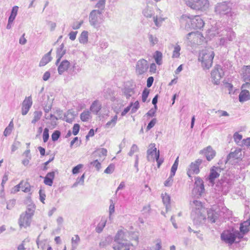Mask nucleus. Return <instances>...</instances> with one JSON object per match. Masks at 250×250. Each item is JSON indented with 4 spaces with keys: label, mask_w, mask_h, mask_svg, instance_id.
<instances>
[{
    "label": "nucleus",
    "mask_w": 250,
    "mask_h": 250,
    "mask_svg": "<svg viewBox=\"0 0 250 250\" xmlns=\"http://www.w3.org/2000/svg\"><path fill=\"white\" fill-rule=\"evenodd\" d=\"M210 36L218 35L221 37L219 39V45L227 46L229 42H232L236 37L235 32L232 28L223 27L221 22H217L208 30Z\"/></svg>",
    "instance_id": "obj_1"
},
{
    "label": "nucleus",
    "mask_w": 250,
    "mask_h": 250,
    "mask_svg": "<svg viewBox=\"0 0 250 250\" xmlns=\"http://www.w3.org/2000/svg\"><path fill=\"white\" fill-rule=\"evenodd\" d=\"M231 3L229 1L217 3L214 7V12L216 15L222 18L226 16L228 21H232L235 14L232 11Z\"/></svg>",
    "instance_id": "obj_2"
},
{
    "label": "nucleus",
    "mask_w": 250,
    "mask_h": 250,
    "mask_svg": "<svg viewBox=\"0 0 250 250\" xmlns=\"http://www.w3.org/2000/svg\"><path fill=\"white\" fill-rule=\"evenodd\" d=\"M214 57V52L211 48L203 49L200 52L198 60L204 69H208L212 66Z\"/></svg>",
    "instance_id": "obj_3"
},
{
    "label": "nucleus",
    "mask_w": 250,
    "mask_h": 250,
    "mask_svg": "<svg viewBox=\"0 0 250 250\" xmlns=\"http://www.w3.org/2000/svg\"><path fill=\"white\" fill-rule=\"evenodd\" d=\"M243 237V235L238 230H224L221 234V239L226 244L231 245L234 242H238Z\"/></svg>",
    "instance_id": "obj_4"
},
{
    "label": "nucleus",
    "mask_w": 250,
    "mask_h": 250,
    "mask_svg": "<svg viewBox=\"0 0 250 250\" xmlns=\"http://www.w3.org/2000/svg\"><path fill=\"white\" fill-rule=\"evenodd\" d=\"M104 17L102 11L99 10H92L89 17L90 24L95 28H99L101 24L104 21Z\"/></svg>",
    "instance_id": "obj_5"
},
{
    "label": "nucleus",
    "mask_w": 250,
    "mask_h": 250,
    "mask_svg": "<svg viewBox=\"0 0 250 250\" xmlns=\"http://www.w3.org/2000/svg\"><path fill=\"white\" fill-rule=\"evenodd\" d=\"M194 209L191 212V216L194 219L201 222L206 219V209L203 207L202 203L197 200L193 202Z\"/></svg>",
    "instance_id": "obj_6"
},
{
    "label": "nucleus",
    "mask_w": 250,
    "mask_h": 250,
    "mask_svg": "<svg viewBox=\"0 0 250 250\" xmlns=\"http://www.w3.org/2000/svg\"><path fill=\"white\" fill-rule=\"evenodd\" d=\"M208 6V0H188V7L193 10L205 11Z\"/></svg>",
    "instance_id": "obj_7"
},
{
    "label": "nucleus",
    "mask_w": 250,
    "mask_h": 250,
    "mask_svg": "<svg viewBox=\"0 0 250 250\" xmlns=\"http://www.w3.org/2000/svg\"><path fill=\"white\" fill-rule=\"evenodd\" d=\"M160 152L159 150H157L155 146V144H150L148 146L147 150V159L149 161L154 162L155 160L159 158Z\"/></svg>",
    "instance_id": "obj_8"
},
{
    "label": "nucleus",
    "mask_w": 250,
    "mask_h": 250,
    "mask_svg": "<svg viewBox=\"0 0 250 250\" xmlns=\"http://www.w3.org/2000/svg\"><path fill=\"white\" fill-rule=\"evenodd\" d=\"M188 19H190V28L195 30H201L205 25V22L200 16L197 15L191 18L188 16Z\"/></svg>",
    "instance_id": "obj_9"
},
{
    "label": "nucleus",
    "mask_w": 250,
    "mask_h": 250,
    "mask_svg": "<svg viewBox=\"0 0 250 250\" xmlns=\"http://www.w3.org/2000/svg\"><path fill=\"white\" fill-rule=\"evenodd\" d=\"M223 75L224 72L222 67L220 65H217L211 73L212 83L215 84H218Z\"/></svg>",
    "instance_id": "obj_10"
},
{
    "label": "nucleus",
    "mask_w": 250,
    "mask_h": 250,
    "mask_svg": "<svg viewBox=\"0 0 250 250\" xmlns=\"http://www.w3.org/2000/svg\"><path fill=\"white\" fill-rule=\"evenodd\" d=\"M194 187L193 189V194H195L197 197L201 196L205 191L204 182L199 177L195 178Z\"/></svg>",
    "instance_id": "obj_11"
},
{
    "label": "nucleus",
    "mask_w": 250,
    "mask_h": 250,
    "mask_svg": "<svg viewBox=\"0 0 250 250\" xmlns=\"http://www.w3.org/2000/svg\"><path fill=\"white\" fill-rule=\"evenodd\" d=\"M148 68V63L146 60L141 59L139 60L136 65V72L139 74H143L146 72Z\"/></svg>",
    "instance_id": "obj_12"
},
{
    "label": "nucleus",
    "mask_w": 250,
    "mask_h": 250,
    "mask_svg": "<svg viewBox=\"0 0 250 250\" xmlns=\"http://www.w3.org/2000/svg\"><path fill=\"white\" fill-rule=\"evenodd\" d=\"M178 165V157L177 158L176 160L175 161L174 163L172 165L171 170L170 174L169 177L164 182V185L165 187H170L173 183V178L175 174V172L177 169Z\"/></svg>",
    "instance_id": "obj_13"
},
{
    "label": "nucleus",
    "mask_w": 250,
    "mask_h": 250,
    "mask_svg": "<svg viewBox=\"0 0 250 250\" xmlns=\"http://www.w3.org/2000/svg\"><path fill=\"white\" fill-rule=\"evenodd\" d=\"M129 232L126 229H119L114 237L115 242H125L127 241Z\"/></svg>",
    "instance_id": "obj_14"
},
{
    "label": "nucleus",
    "mask_w": 250,
    "mask_h": 250,
    "mask_svg": "<svg viewBox=\"0 0 250 250\" xmlns=\"http://www.w3.org/2000/svg\"><path fill=\"white\" fill-rule=\"evenodd\" d=\"M221 171V168L219 167H212L210 170L209 175L208 177L209 183L214 184V180L220 175Z\"/></svg>",
    "instance_id": "obj_15"
},
{
    "label": "nucleus",
    "mask_w": 250,
    "mask_h": 250,
    "mask_svg": "<svg viewBox=\"0 0 250 250\" xmlns=\"http://www.w3.org/2000/svg\"><path fill=\"white\" fill-rule=\"evenodd\" d=\"M32 105V99L31 96L26 97L22 104L21 114L23 115L27 114Z\"/></svg>",
    "instance_id": "obj_16"
},
{
    "label": "nucleus",
    "mask_w": 250,
    "mask_h": 250,
    "mask_svg": "<svg viewBox=\"0 0 250 250\" xmlns=\"http://www.w3.org/2000/svg\"><path fill=\"white\" fill-rule=\"evenodd\" d=\"M36 243L39 249L44 250L47 248V250H52V248L49 244V241L47 239H40V235L37 238Z\"/></svg>",
    "instance_id": "obj_17"
},
{
    "label": "nucleus",
    "mask_w": 250,
    "mask_h": 250,
    "mask_svg": "<svg viewBox=\"0 0 250 250\" xmlns=\"http://www.w3.org/2000/svg\"><path fill=\"white\" fill-rule=\"evenodd\" d=\"M18 10L19 7L18 6H14L12 7L6 25L7 29H10L12 28L13 22L17 15Z\"/></svg>",
    "instance_id": "obj_18"
},
{
    "label": "nucleus",
    "mask_w": 250,
    "mask_h": 250,
    "mask_svg": "<svg viewBox=\"0 0 250 250\" xmlns=\"http://www.w3.org/2000/svg\"><path fill=\"white\" fill-rule=\"evenodd\" d=\"M31 217L21 214L19 220V224L21 228H26L30 226L31 222Z\"/></svg>",
    "instance_id": "obj_19"
},
{
    "label": "nucleus",
    "mask_w": 250,
    "mask_h": 250,
    "mask_svg": "<svg viewBox=\"0 0 250 250\" xmlns=\"http://www.w3.org/2000/svg\"><path fill=\"white\" fill-rule=\"evenodd\" d=\"M132 246L128 241L115 242L113 249L114 250H130Z\"/></svg>",
    "instance_id": "obj_20"
},
{
    "label": "nucleus",
    "mask_w": 250,
    "mask_h": 250,
    "mask_svg": "<svg viewBox=\"0 0 250 250\" xmlns=\"http://www.w3.org/2000/svg\"><path fill=\"white\" fill-rule=\"evenodd\" d=\"M242 151L240 148H235L233 151V149H231V152L228 155L227 158V161H229L231 159L238 160L241 159L242 157Z\"/></svg>",
    "instance_id": "obj_21"
},
{
    "label": "nucleus",
    "mask_w": 250,
    "mask_h": 250,
    "mask_svg": "<svg viewBox=\"0 0 250 250\" xmlns=\"http://www.w3.org/2000/svg\"><path fill=\"white\" fill-rule=\"evenodd\" d=\"M200 153L203 154L208 161H211L215 156V151L210 146H208L206 149L200 151Z\"/></svg>",
    "instance_id": "obj_22"
},
{
    "label": "nucleus",
    "mask_w": 250,
    "mask_h": 250,
    "mask_svg": "<svg viewBox=\"0 0 250 250\" xmlns=\"http://www.w3.org/2000/svg\"><path fill=\"white\" fill-rule=\"evenodd\" d=\"M70 66V62L66 60H62L59 64L58 67V72L59 74L62 75L63 73L67 71Z\"/></svg>",
    "instance_id": "obj_23"
},
{
    "label": "nucleus",
    "mask_w": 250,
    "mask_h": 250,
    "mask_svg": "<svg viewBox=\"0 0 250 250\" xmlns=\"http://www.w3.org/2000/svg\"><path fill=\"white\" fill-rule=\"evenodd\" d=\"M202 163V160L198 159L195 162L191 163L189 171L191 173L197 174L200 172L199 167Z\"/></svg>",
    "instance_id": "obj_24"
},
{
    "label": "nucleus",
    "mask_w": 250,
    "mask_h": 250,
    "mask_svg": "<svg viewBox=\"0 0 250 250\" xmlns=\"http://www.w3.org/2000/svg\"><path fill=\"white\" fill-rule=\"evenodd\" d=\"M242 72V78L246 82L245 84H249L250 82V65L244 66Z\"/></svg>",
    "instance_id": "obj_25"
},
{
    "label": "nucleus",
    "mask_w": 250,
    "mask_h": 250,
    "mask_svg": "<svg viewBox=\"0 0 250 250\" xmlns=\"http://www.w3.org/2000/svg\"><path fill=\"white\" fill-rule=\"evenodd\" d=\"M118 118V117L117 113L115 115L112 117L111 119L105 124L104 125V128L108 129L114 127L117 123Z\"/></svg>",
    "instance_id": "obj_26"
},
{
    "label": "nucleus",
    "mask_w": 250,
    "mask_h": 250,
    "mask_svg": "<svg viewBox=\"0 0 250 250\" xmlns=\"http://www.w3.org/2000/svg\"><path fill=\"white\" fill-rule=\"evenodd\" d=\"M250 99V93L247 90H242L239 95V100L240 102H244Z\"/></svg>",
    "instance_id": "obj_27"
},
{
    "label": "nucleus",
    "mask_w": 250,
    "mask_h": 250,
    "mask_svg": "<svg viewBox=\"0 0 250 250\" xmlns=\"http://www.w3.org/2000/svg\"><path fill=\"white\" fill-rule=\"evenodd\" d=\"M55 177L54 172H49L47 174L44 179V183L45 185L51 186Z\"/></svg>",
    "instance_id": "obj_28"
},
{
    "label": "nucleus",
    "mask_w": 250,
    "mask_h": 250,
    "mask_svg": "<svg viewBox=\"0 0 250 250\" xmlns=\"http://www.w3.org/2000/svg\"><path fill=\"white\" fill-rule=\"evenodd\" d=\"M107 151L105 148H101L96 150L94 154L100 158V160H104L107 155Z\"/></svg>",
    "instance_id": "obj_29"
},
{
    "label": "nucleus",
    "mask_w": 250,
    "mask_h": 250,
    "mask_svg": "<svg viewBox=\"0 0 250 250\" xmlns=\"http://www.w3.org/2000/svg\"><path fill=\"white\" fill-rule=\"evenodd\" d=\"M51 60V57L50 52H49L45 54L41 59L39 63V66L40 67L44 66L49 62Z\"/></svg>",
    "instance_id": "obj_30"
},
{
    "label": "nucleus",
    "mask_w": 250,
    "mask_h": 250,
    "mask_svg": "<svg viewBox=\"0 0 250 250\" xmlns=\"http://www.w3.org/2000/svg\"><path fill=\"white\" fill-rule=\"evenodd\" d=\"M79 41L81 43L86 44L88 41V32L86 31H83L79 38Z\"/></svg>",
    "instance_id": "obj_31"
},
{
    "label": "nucleus",
    "mask_w": 250,
    "mask_h": 250,
    "mask_svg": "<svg viewBox=\"0 0 250 250\" xmlns=\"http://www.w3.org/2000/svg\"><path fill=\"white\" fill-rule=\"evenodd\" d=\"M161 197L162 198L163 202L166 206V209L167 210L170 203V197L167 193H164L162 194Z\"/></svg>",
    "instance_id": "obj_32"
},
{
    "label": "nucleus",
    "mask_w": 250,
    "mask_h": 250,
    "mask_svg": "<svg viewBox=\"0 0 250 250\" xmlns=\"http://www.w3.org/2000/svg\"><path fill=\"white\" fill-rule=\"evenodd\" d=\"M101 109V105L97 101H94L90 106V110L97 114Z\"/></svg>",
    "instance_id": "obj_33"
},
{
    "label": "nucleus",
    "mask_w": 250,
    "mask_h": 250,
    "mask_svg": "<svg viewBox=\"0 0 250 250\" xmlns=\"http://www.w3.org/2000/svg\"><path fill=\"white\" fill-rule=\"evenodd\" d=\"M76 115L74 111L68 110L65 114L64 119L68 123H71L75 119Z\"/></svg>",
    "instance_id": "obj_34"
},
{
    "label": "nucleus",
    "mask_w": 250,
    "mask_h": 250,
    "mask_svg": "<svg viewBox=\"0 0 250 250\" xmlns=\"http://www.w3.org/2000/svg\"><path fill=\"white\" fill-rule=\"evenodd\" d=\"M153 58L157 64L160 65L162 64L163 54L161 52L156 51L153 55Z\"/></svg>",
    "instance_id": "obj_35"
},
{
    "label": "nucleus",
    "mask_w": 250,
    "mask_h": 250,
    "mask_svg": "<svg viewBox=\"0 0 250 250\" xmlns=\"http://www.w3.org/2000/svg\"><path fill=\"white\" fill-rule=\"evenodd\" d=\"M63 45L62 44L59 48H58L57 51V58L56 64H58L60 61L62 57L65 54V50L64 49Z\"/></svg>",
    "instance_id": "obj_36"
},
{
    "label": "nucleus",
    "mask_w": 250,
    "mask_h": 250,
    "mask_svg": "<svg viewBox=\"0 0 250 250\" xmlns=\"http://www.w3.org/2000/svg\"><path fill=\"white\" fill-rule=\"evenodd\" d=\"M80 240L78 235H75L71 238V245L73 250H75L77 248Z\"/></svg>",
    "instance_id": "obj_37"
},
{
    "label": "nucleus",
    "mask_w": 250,
    "mask_h": 250,
    "mask_svg": "<svg viewBox=\"0 0 250 250\" xmlns=\"http://www.w3.org/2000/svg\"><path fill=\"white\" fill-rule=\"evenodd\" d=\"M35 209V207L34 205L31 204L28 206V208L25 212L22 214L29 216V217H32L34 215Z\"/></svg>",
    "instance_id": "obj_38"
},
{
    "label": "nucleus",
    "mask_w": 250,
    "mask_h": 250,
    "mask_svg": "<svg viewBox=\"0 0 250 250\" xmlns=\"http://www.w3.org/2000/svg\"><path fill=\"white\" fill-rule=\"evenodd\" d=\"M106 219L105 218H102L99 223L98 224L96 228V231L98 233H100L102 231L104 228L106 223Z\"/></svg>",
    "instance_id": "obj_39"
},
{
    "label": "nucleus",
    "mask_w": 250,
    "mask_h": 250,
    "mask_svg": "<svg viewBox=\"0 0 250 250\" xmlns=\"http://www.w3.org/2000/svg\"><path fill=\"white\" fill-rule=\"evenodd\" d=\"M220 181H223V189L225 191H228L231 185V180L227 178H225L223 179H221Z\"/></svg>",
    "instance_id": "obj_40"
},
{
    "label": "nucleus",
    "mask_w": 250,
    "mask_h": 250,
    "mask_svg": "<svg viewBox=\"0 0 250 250\" xmlns=\"http://www.w3.org/2000/svg\"><path fill=\"white\" fill-rule=\"evenodd\" d=\"M80 118L82 121L87 122L91 118V113L88 110H84L81 114Z\"/></svg>",
    "instance_id": "obj_41"
},
{
    "label": "nucleus",
    "mask_w": 250,
    "mask_h": 250,
    "mask_svg": "<svg viewBox=\"0 0 250 250\" xmlns=\"http://www.w3.org/2000/svg\"><path fill=\"white\" fill-rule=\"evenodd\" d=\"M162 248V240L160 239H157L154 240V246L150 249V250H161Z\"/></svg>",
    "instance_id": "obj_42"
},
{
    "label": "nucleus",
    "mask_w": 250,
    "mask_h": 250,
    "mask_svg": "<svg viewBox=\"0 0 250 250\" xmlns=\"http://www.w3.org/2000/svg\"><path fill=\"white\" fill-rule=\"evenodd\" d=\"M14 128V124L12 120L9 124L8 126H7L4 130L3 135L5 137L9 135Z\"/></svg>",
    "instance_id": "obj_43"
},
{
    "label": "nucleus",
    "mask_w": 250,
    "mask_h": 250,
    "mask_svg": "<svg viewBox=\"0 0 250 250\" xmlns=\"http://www.w3.org/2000/svg\"><path fill=\"white\" fill-rule=\"evenodd\" d=\"M148 39L151 46L155 45L158 42V39L155 35L149 34L148 35Z\"/></svg>",
    "instance_id": "obj_44"
},
{
    "label": "nucleus",
    "mask_w": 250,
    "mask_h": 250,
    "mask_svg": "<svg viewBox=\"0 0 250 250\" xmlns=\"http://www.w3.org/2000/svg\"><path fill=\"white\" fill-rule=\"evenodd\" d=\"M33 119L31 121L32 124H35L39 121L42 116V112L41 111H36L34 112Z\"/></svg>",
    "instance_id": "obj_45"
},
{
    "label": "nucleus",
    "mask_w": 250,
    "mask_h": 250,
    "mask_svg": "<svg viewBox=\"0 0 250 250\" xmlns=\"http://www.w3.org/2000/svg\"><path fill=\"white\" fill-rule=\"evenodd\" d=\"M180 215L181 213H179L178 215L173 216L171 218V221L172 222L173 226L175 229H177L178 228L176 222L177 221L178 222H181V221Z\"/></svg>",
    "instance_id": "obj_46"
},
{
    "label": "nucleus",
    "mask_w": 250,
    "mask_h": 250,
    "mask_svg": "<svg viewBox=\"0 0 250 250\" xmlns=\"http://www.w3.org/2000/svg\"><path fill=\"white\" fill-rule=\"evenodd\" d=\"M21 182H22V184L21 187V189L22 191L26 193L29 192L31 190V187L29 183L23 181H21Z\"/></svg>",
    "instance_id": "obj_47"
},
{
    "label": "nucleus",
    "mask_w": 250,
    "mask_h": 250,
    "mask_svg": "<svg viewBox=\"0 0 250 250\" xmlns=\"http://www.w3.org/2000/svg\"><path fill=\"white\" fill-rule=\"evenodd\" d=\"M143 14L146 17H151L153 15L154 12L151 8L147 6L143 10Z\"/></svg>",
    "instance_id": "obj_48"
},
{
    "label": "nucleus",
    "mask_w": 250,
    "mask_h": 250,
    "mask_svg": "<svg viewBox=\"0 0 250 250\" xmlns=\"http://www.w3.org/2000/svg\"><path fill=\"white\" fill-rule=\"evenodd\" d=\"M129 106H130L131 113H135L139 108V103L137 101L134 103H131Z\"/></svg>",
    "instance_id": "obj_49"
},
{
    "label": "nucleus",
    "mask_w": 250,
    "mask_h": 250,
    "mask_svg": "<svg viewBox=\"0 0 250 250\" xmlns=\"http://www.w3.org/2000/svg\"><path fill=\"white\" fill-rule=\"evenodd\" d=\"M124 93L126 96V98H129L134 93V89L133 88L125 87L124 89Z\"/></svg>",
    "instance_id": "obj_50"
},
{
    "label": "nucleus",
    "mask_w": 250,
    "mask_h": 250,
    "mask_svg": "<svg viewBox=\"0 0 250 250\" xmlns=\"http://www.w3.org/2000/svg\"><path fill=\"white\" fill-rule=\"evenodd\" d=\"M233 139L235 142L239 146L241 143V140L242 139V135L239 134L238 132H235L233 134Z\"/></svg>",
    "instance_id": "obj_51"
},
{
    "label": "nucleus",
    "mask_w": 250,
    "mask_h": 250,
    "mask_svg": "<svg viewBox=\"0 0 250 250\" xmlns=\"http://www.w3.org/2000/svg\"><path fill=\"white\" fill-rule=\"evenodd\" d=\"M180 47L179 46V45H176L175 47H174V49L173 51V54H172V57L173 58H178L180 56Z\"/></svg>",
    "instance_id": "obj_52"
},
{
    "label": "nucleus",
    "mask_w": 250,
    "mask_h": 250,
    "mask_svg": "<svg viewBox=\"0 0 250 250\" xmlns=\"http://www.w3.org/2000/svg\"><path fill=\"white\" fill-rule=\"evenodd\" d=\"M208 219L209 220L211 223H214L215 222V220L216 219L217 216L213 214L212 213V211H209L208 212Z\"/></svg>",
    "instance_id": "obj_53"
},
{
    "label": "nucleus",
    "mask_w": 250,
    "mask_h": 250,
    "mask_svg": "<svg viewBox=\"0 0 250 250\" xmlns=\"http://www.w3.org/2000/svg\"><path fill=\"white\" fill-rule=\"evenodd\" d=\"M96 7L103 9L104 7L105 0H96Z\"/></svg>",
    "instance_id": "obj_54"
},
{
    "label": "nucleus",
    "mask_w": 250,
    "mask_h": 250,
    "mask_svg": "<svg viewBox=\"0 0 250 250\" xmlns=\"http://www.w3.org/2000/svg\"><path fill=\"white\" fill-rule=\"evenodd\" d=\"M84 177L85 175L84 174H83L80 178H77L76 182L73 185V187H76L79 184L83 185L84 183Z\"/></svg>",
    "instance_id": "obj_55"
},
{
    "label": "nucleus",
    "mask_w": 250,
    "mask_h": 250,
    "mask_svg": "<svg viewBox=\"0 0 250 250\" xmlns=\"http://www.w3.org/2000/svg\"><path fill=\"white\" fill-rule=\"evenodd\" d=\"M43 141L44 143L46 142L49 138V129L47 128H45L43 132L42 135Z\"/></svg>",
    "instance_id": "obj_56"
},
{
    "label": "nucleus",
    "mask_w": 250,
    "mask_h": 250,
    "mask_svg": "<svg viewBox=\"0 0 250 250\" xmlns=\"http://www.w3.org/2000/svg\"><path fill=\"white\" fill-rule=\"evenodd\" d=\"M61 135V133L58 130L55 131L51 135L52 140L53 141H56L58 140Z\"/></svg>",
    "instance_id": "obj_57"
},
{
    "label": "nucleus",
    "mask_w": 250,
    "mask_h": 250,
    "mask_svg": "<svg viewBox=\"0 0 250 250\" xmlns=\"http://www.w3.org/2000/svg\"><path fill=\"white\" fill-rule=\"evenodd\" d=\"M83 23V21H75L72 24V27L74 30L78 29L81 27Z\"/></svg>",
    "instance_id": "obj_58"
},
{
    "label": "nucleus",
    "mask_w": 250,
    "mask_h": 250,
    "mask_svg": "<svg viewBox=\"0 0 250 250\" xmlns=\"http://www.w3.org/2000/svg\"><path fill=\"white\" fill-rule=\"evenodd\" d=\"M115 169V165L114 164H110L108 167L105 169L104 172L107 174L112 173Z\"/></svg>",
    "instance_id": "obj_59"
},
{
    "label": "nucleus",
    "mask_w": 250,
    "mask_h": 250,
    "mask_svg": "<svg viewBox=\"0 0 250 250\" xmlns=\"http://www.w3.org/2000/svg\"><path fill=\"white\" fill-rule=\"evenodd\" d=\"M240 146H246L247 147L250 146V137L247 138L246 139H244L242 141Z\"/></svg>",
    "instance_id": "obj_60"
},
{
    "label": "nucleus",
    "mask_w": 250,
    "mask_h": 250,
    "mask_svg": "<svg viewBox=\"0 0 250 250\" xmlns=\"http://www.w3.org/2000/svg\"><path fill=\"white\" fill-rule=\"evenodd\" d=\"M138 149L139 148L137 145H133L128 152V155L130 156H132L135 152L138 151Z\"/></svg>",
    "instance_id": "obj_61"
},
{
    "label": "nucleus",
    "mask_w": 250,
    "mask_h": 250,
    "mask_svg": "<svg viewBox=\"0 0 250 250\" xmlns=\"http://www.w3.org/2000/svg\"><path fill=\"white\" fill-rule=\"evenodd\" d=\"M83 164H79L76 167H75L72 169V173L73 174H76L78 173L80 171V170L82 169L83 167Z\"/></svg>",
    "instance_id": "obj_62"
},
{
    "label": "nucleus",
    "mask_w": 250,
    "mask_h": 250,
    "mask_svg": "<svg viewBox=\"0 0 250 250\" xmlns=\"http://www.w3.org/2000/svg\"><path fill=\"white\" fill-rule=\"evenodd\" d=\"M22 184V182H21L19 184L14 187L11 189V193H16L20 191L21 187Z\"/></svg>",
    "instance_id": "obj_63"
},
{
    "label": "nucleus",
    "mask_w": 250,
    "mask_h": 250,
    "mask_svg": "<svg viewBox=\"0 0 250 250\" xmlns=\"http://www.w3.org/2000/svg\"><path fill=\"white\" fill-rule=\"evenodd\" d=\"M249 231V228L244 227L243 225L241 224L240 227V233L242 234L243 236Z\"/></svg>",
    "instance_id": "obj_64"
}]
</instances>
